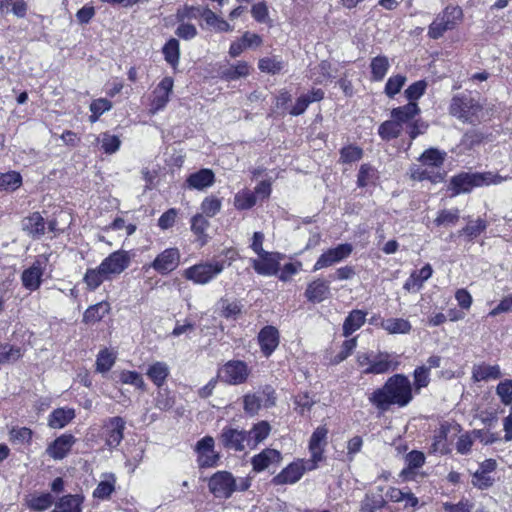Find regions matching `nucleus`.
Here are the masks:
<instances>
[{"mask_svg": "<svg viewBox=\"0 0 512 512\" xmlns=\"http://www.w3.org/2000/svg\"><path fill=\"white\" fill-rule=\"evenodd\" d=\"M258 67L262 72L276 74L283 68V63L275 57H265L259 60Z\"/></svg>", "mask_w": 512, "mask_h": 512, "instance_id": "obj_62", "label": "nucleus"}, {"mask_svg": "<svg viewBox=\"0 0 512 512\" xmlns=\"http://www.w3.org/2000/svg\"><path fill=\"white\" fill-rule=\"evenodd\" d=\"M125 429V421L123 418L116 416L110 418L104 425L105 444L110 450L118 447L123 440Z\"/></svg>", "mask_w": 512, "mask_h": 512, "instance_id": "obj_19", "label": "nucleus"}, {"mask_svg": "<svg viewBox=\"0 0 512 512\" xmlns=\"http://www.w3.org/2000/svg\"><path fill=\"white\" fill-rule=\"evenodd\" d=\"M22 356L21 349L10 344H0V364L17 361Z\"/></svg>", "mask_w": 512, "mask_h": 512, "instance_id": "obj_56", "label": "nucleus"}, {"mask_svg": "<svg viewBox=\"0 0 512 512\" xmlns=\"http://www.w3.org/2000/svg\"><path fill=\"white\" fill-rule=\"evenodd\" d=\"M381 327L389 334H407L411 330V324L403 318H388L381 322Z\"/></svg>", "mask_w": 512, "mask_h": 512, "instance_id": "obj_41", "label": "nucleus"}, {"mask_svg": "<svg viewBox=\"0 0 512 512\" xmlns=\"http://www.w3.org/2000/svg\"><path fill=\"white\" fill-rule=\"evenodd\" d=\"M257 201L255 193L248 189H243L235 194L234 207L237 210L251 209Z\"/></svg>", "mask_w": 512, "mask_h": 512, "instance_id": "obj_46", "label": "nucleus"}, {"mask_svg": "<svg viewBox=\"0 0 512 512\" xmlns=\"http://www.w3.org/2000/svg\"><path fill=\"white\" fill-rule=\"evenodd\" d=\"M412 399V384L403 374H395L388 378L384 386L375 390L369 397L370 402L382 411H386L391 405L405 407Z\"/></svg>", "mask_w": 512, "mask_h": 512, "instance_id": "obj_1", "label": "nucleus"}, {"mask_svg": "<svg viewBox=\"0 0 512 512\" xmlns=\"http://www.w3.org/2000/svg\"><path fill=\"white\" fill-rule=\"evenodd\" d=\"M405 460L407 468L402 470L401 476L407 480L411 470L420 468L425 463V456L421 451L413 450L406 455Z\"/></svg>", "mask_w": 512, "mask_h": 512, "instance_id": "obj_49", "label": "nucleus"}, {"mask_svg": "<svg viewBox=\"0 0 512 512\" xmlns=\"http://www.w3.org/2000/svg\"><path fill=\"white\" fill-rule=\"evenodd\" d=\"M169 372V367L165 362L157 361L149 366L146 374L157 387H161L165 383Z\"/></svg>", "mask_w": 512, "mask_h": 512, "instance_id": "obj_40", "label": "nucleus"}, {"mask_svg": "<svg viewBox=\"0 0 512 512\" xmlns=\"http://www.w3.org/2000/svg\"><path fill=\"white\" fill-rule=\"evenodd\" d=\"M496 393L504 405H510L512 403V380L501 381L497 385Z\"/></svg>", "mask_w": 512, "mask_h": 512, "instance_id": "obj_64", "label": "nucleus"}, {"mask_svg": "<svg viewBox=\"0 0 512 512\" xmlns=\"http://www.w3.org/2000/svg\"><path fill=\"white\" fill-rule=\"evenodd\" d=\"M221 207V200L213 196L206 197L201 203L202 214L207 217L215 216L221 210Z\"/></svg>", "mask_w": 512, "mask_h": 512, "instance_id": "obj_61", "label": "nucleus"}, {"mask_svg": "<svg viewBox=\"0 0 512 512\" xmlns=\"http://www.w3.org/2000/svg\"><path fill=\"white\" fill-rule=\"evenodd\" d=\"M363 151L360 147L349 145L341 149L340 159L343 163H352L362 158Z\"/></svg>", "mask_w": 512, "mask_h": 512, "instance_id": "obj_63", "label": "nucleus"}, {"mask_svg": "<svg viewBox=\"0 0 512 512\" xmlns=\"http://www.w3.org/2000/svg\"><path fill=\"white\" fill-rule=\"evenodd\" d=\"M402 130L403 127L395 119L391 118V120H387L379 126L378 133L383 140L389 141L399 137Z\"/></svg>", "mask_w": 512, "mask_h": 512, "instance_id": "obj_45", "label": "nucleus"}, {"mask_svg": "<svg viewBox=\"0 0 512 512\" xmlns=\"http://www.w3.org/2000/svg\"><path fill=\"white\" fill-rule=\"evenodd\" d=\"M420 113V108L416 102H409L391 110V118L395 119L402 127L404 124H410L412 120Z\"/></svg>", "mask_w": 512, "mask_h": 512, "instance_id": "obj_32", "label": "nucleus"}, {"mask_svg": "<svg viewBox=\"0 0 512 512\" xmlns=\"http://www.w3.org/2000/svg\"><path fill=\"white\" fill-rule=\"evenodd\" d=\"M22 184V177L16 171H9L0 173V190L1 191H14Z\"/></svg>", "mask_w": 512, "mask_h": 512, "instance_id": "obj_47", "label": "nucleus"}, {"mask_svg": "<svg viewBox=\"0 0 512 512\" xmlns=\"http://www.w3.org/2000/svg\"><path fill=\"white\" fill-rule=\"evenodd\" d=\"M54 502V498L50 493L33 495L28 500V506L34 511H44L48 509Z\"/></svg>", "mask_w": 512, "mask_h": 512, "instance_id": "obj_53", "label": "nucleus"}, {"mask_svg": "<svg viewBox=\"0 0 512 512\" xmlns=\"http://www.w3.org/2000/svg\"><path fill=\"white\" fill-rule=\"evenodd\" d=\"M249 73V64L245 61H238L236 64L221 69L220 76L226 81H236L247 77Z\"/></svg>", "mask_w": 512, "mask_h": 512, "instance_id": "obj_36", "label": "nucleus"}, {"mask_svg": "<svg viewBox=\"0 0 512 512\" xmlns=\"http://www.w3.org/2000/svg\"><path fill=\"white\" fill-rule=\"evenodd\" d=\"M449 113L462 121L477 125L482 122L486 113L481 103L469 94H458L451 99Z\"/></svg>", "mask_w": 512, "mask_h": 512, "instance_id": "obj_3", "label": "nucleus"}, {"mask_svg": "<svg viewBox=\"0 0 512 512\" xmlns=\"http://www.w3.org/2000/svg\"><path fill=\"white\" fill-rule=\"evenodd\" d=\"M282 455L280 451L272 448H266L251 458V465L255 472H262L273 464H280Z\"/></svg>", "mask_w": 512, "mask_h": 512, "instance_id": "obj_23", "label": "nucleus"}, {"mask_svg": "<svg viewBox=\"0 0 512 512\" xmlns=\"http://www.w3.org/2000/svg\"><path fill=\"white\" fill-rule=\"evenodd\" d=\"M414 388L416 392L420 389L425 388L430 383V372L426 366L417 367L413 373Z\"/></svg>", "mask_w": 512, "mask_h": 512, "instance_id": "obj_60", "label": "nucleus"}, {"mask_svg": "<svg viewBox=\"0 0 512 512\" xmlns=\"http://www.w3.org/2000/svg\"><path fill=\"white\" fill-rule=\"evenodd\" d=\"M247 431L232 427H224L219 440L224 448L236 452H242L248 448Z\"/></svg>", "mask_w": 512, "mask_h": 512, "instance_id": "obj_13", "label": "nucleus"}, {"mask_svg": "<svg viewBox=\"0 0 512 512\" xmlns=\"http://www.w3.org/2000/svg\"><path fill=\"white\" fill-rule=\"evenodd\" d=\"M439 16L445 22L446 27L452 30L462 19L463 13L461 8L458 6H448L439 14Z\"/></svg>", "mask_w": 512, "mask_h": 512, "instance_id": "obj_51", "label": "nucleus"}, {"mask_svg": "<svg viewBox=\"0 0 512 512\" xmlns=\"http://www.w3.org/2000/svg\"><path fill=\"white\" fill-rule=\"evenodd\" d=\"M98 142L101 145V149L106 154L116 153L121 145V140L118 136L113 135L109 132H104L99 135Z\"/></svg>", "mask_w": 512, "mask_h": 512, "instance_id": "obj_48", "label": "nucleus"}, {"mask_svg": "<svg viewBox=\"0 0 512 512\" xmlns=\"http://www.w3.org/2000/svg\"><path fill=\"white\" fill-rule=\"evenodd\" d=\"M110 310V304L106 301L99 302L86 309L83 315V321L86 323H95L100 321Z\"/></svg>", "mask_w": 512, "mask_h": 512, "instance_id": "obj_43", "label": "nucleus"}, {"mask_svg": "<svg viewBox=\"0 0 512 512\" xmlns=\"http://www.w3.org/2000/svg\"><path fill=\"white\" fill-rule=\"evenodd\" d=\"M119 380L123 384H129L135 386L138 389L145 390L146 385L143 377L136 371L123 370L119 374Z\"/></svg>", "mask_w": 512, "mask_h": 512, "instance_id": "obj_55", "label": "nucleus"}, {"mask_svg": "<svg viewBox=\"0 0 512 512\" xmlns=\"http://www.w3.org/2000/svg\"><path fill=\"white\" fill-rule=\"evenodd\" d=\"M366 320V313L362 310L355 309L352 310L343 323V335L345 337L350 336L355 331L360 329Z\"/></svg>", "mask_w": 512, "mask_h": 512, "instance_id": "obj_37", "label": "nucleus"}, {"mask_svg": "<svg viewBox=\"0 0 512 512\" xmlns=\"http://www.w3.org/2000/svg\"><path fill=\"white\" fill-rule=\"evenodd\" d=\"M251 486L248 478L236 479L228 471H218L214 473L208 483L210 492L221 499H228L235 491H246Z\"/></svg>", "mask_w": 512, "mask_h": 512, "instance_id": "obj_5", "label": "nucleus"}, {"mask_svg": "<svg viewBox=\"0 0 512 512\" xmlns=\"http://www.w3.org/2000/svg\"><path fill=\"white\" fill-rule=\"evenodd\" d=\"M282 255L278 252H265L258 255V258L250 259V263L259 275L272 276L279 271Z\"/></svg>", "mask_w": 512, "mask_h": 512, "instance_id": "obj_12", "label": "nucleus"}, {"mask_svg": "<svg viewBox=\"0 0 512 512\" xmlns=\"http://www.w3.org/2000/svg\"><path fill=\"white\" fill-rule=\"evenodd\" d=\"M352 251L353 246L349 243L339 244L336 247L326 250L317 259L313 271L330 267L345 260L351 255Z\"/></svg>", "mask_w": 512, "mask_h": 512, "instance_id": "obj_8", "label": "nucleus"}, {"mask_svg": "<svg viewBox=\"0 0 512 512\" xmlns=\"http://www.w3.org/2000/svg\"><path fill=\"white\" fill-rule=\"evenodd\" d=\"M75 443L76 438L72 434H62L47 447L46 453L54 460H62L68 455Z\"/></svg>", "mask_w": 512, "mask_h": 512, "instance_id": "obj_22", "label": "nucleus"}, {"mask_svg": "<svg viewBox=\"0 0 512 512\" xmlns=\"http://www.w3.org/2000/svg\"><path fill=\"white\" fill-rule=\"evenodd\" d=\"M370 66L372 79L375 81H381L385 77L390 64L387 57L377 56L372 59Z\"/></svg>", "mask_w": 512, "mask_h": 512, "instance_id": "obj_50", "label": "nucleus"}, {"mask_svg": "<svg viewBox=\"0 0 512 512\" xmlns=\"http://www.w3.org/2000/svg\"><path fill=\"white\" fill-rule=\"evenodd\" d=\"M231 262L213 258L211 260L200 261L183 271V277L196 285H207L217 279V277L229 266Z\"/></svg>", "mask_w": 512, "mask_h": 512, "instance_id": "obj_4", "label": "nucleus"}, {"mask_svg": "<svg viewBox=\"0 0 512 512\" xmlns=\"http://www.w3.org/2000/svg\"><path fill=\"white\" fill-rule=\"evenodd\" d=\"M23 230L29 235L39 238L45 232V221L40 213L35 212L23 220Z\"/></svg>", "mask_w": 512, "mask_h": 512, "instance_id": "obj_39", "label": "nucleus"}, {"mask_svg": "<svg viewBox=\"0 0 512 512\" xmlns=\"http://www.w3.org/2000/svg\"><path fill=\"white\" fill-rule=\"evenodd\" d=\"M47 261L48 259L44 255H40L28 269L23 271L21 279L26 289L35 291L40 287Z\"/></svg>", "mask_w": 512, "mask_h": 512, "instance_id": "obj_14", "label": "nucleus"}, {"mask_svg": "<svg viewBox=\"0 0 512 512\" xmlns=\"http://www.w3.org/2000/svg\"><path fill=\"white\" fill-rule=\"evenodd\" d=\"M110 280L111 278L104 270H102L100 265H98L96 268L87 269L83 277L84 283L91 291L96 290L104 281Z\"/></svg>", "mask_w": 512, "mask_h": 512, "instance_id": "obj_38", "label": "nucleus"}, {"mask_svg": "<svg viewBox=\"0 0 512 512\" xmlns=\"http://www.w3.org/2000/svg\"><path fill=\"white\" fill-rule=\"evenodd\" d=\"M502 373L498 365H488L481 363L472 368V378L475 382L496 380Z\"/></svg>", "mask_w": 512, "mask_h": 512, "instance_id": "obj_33", "label": "nucleus"}, {"mask_svg": "<svg viewBox=\"0 0 512 512\" xmlns=\"http://www.w3.org/2000/svg\"><path fill=\"white\" fill-rule=\"evenodd\" d=\"M459 210L457 208L451 210H441L439 211L434 223L437 226H448L454 225L459 220Z\"/></svg>", "mask_w": 512, "mask_h": 512, "instance_id": "obj_58", "label": "nucleus"}, {"mask_svg": "<svg viewBox=\"0 0 512 512\" xmlns=\"http://www.w3.org/2000/svg\"><path fill=\"white\" fill-rule=\"evenodd\" d=\"M163 54L165 60L173 67H176L179 62L180 49L177 39H170L163 47Z\"/></svg>", "mask_w": 512, "mask_h": 512, "instance_id": "obj_52", "label": "nucleus"}, {"mask_svg": "<svg viewBox=\"0 0 512 512\" xmlns=\"http://www.w3.org/2000/svg\"><path fill=\"white\" fill-rule=\"evenodd\" d=\"M324 95V91L319 88L312 89L309 93L300 95L292 106L290 114L293 116L303 114L311 103L321 101Z\"/></svg>", "mask_w": 512, "mask_h": 512, "instance_id": "obj_25", "label": "nucleus"}, {"mask_svg": "<svg viewBox=\"0 0 512 512\" xmlns=\"http://www.w3.org/2000/svg\"><path fill=\"white\" fill-rule=\"evenodd\" d=\"M112 108V103L106 98H99L90 104L91 115L89 117L90 122H96L99 117L105 112Z\"/></svg>", "mask_w": 512, "mask_h": 512, "instance_id": "obj_54", "label": "nucleus"}, {"mask_svg": "<svg viewBox=\"0 0 512 512\" xmlns=\"http://www.w3.org/2000/svg\"><path fill=\"white\" fill-rule=\"evenodd\" d=\"M328 428L326 426H319L312 433L309 441V452L311 454L310 461L315 465L323 460V453L327 445Z\"/></svg>", "mask_w": 512, "mask_h": 512, "instance_id": "obj_20", "label": "nucleus"}, {"mask_svg": "<svg viewBox=\"0 0 512 512\" xmlns=\"http://www.w3.org/2000/svg\"><path fill=\"white\" fill-rule=\"evenodd\" d=\"M248 376L247 364L240 360L228 361L219 371L220 379L231 385L244 383Z\"/></svg>", "mask_w": 512, "mask_h": 512, "instance_id": "obj_10", "label": "nucleus"}, {"mask_svg": "<svg viewBox=\"0 0 512 512\" xmlns=\"http://www.w3.org/2000/svg\"><path fill=\"white\" fill-rule=\"evenodd\" d=\"M209 227L210 223L203 214H196L191 218V231L200 247H203L209 241L207 234Z\"/></svg>", "mask_w": 512, "mask_h": 512, "instance_id": "obj_31", "label": "nucleus"}, {"mask_svg": "<svg viewBox=\"0 0 512 512\" xmlns=\"http://www.w3.org/2000/svg\"><path fill=\"white\" fill-rule=\"evenodd\" d=\"M197 14L203 18L207 26L213 28L218 32H229L233 30V27L227 21L220 18L214 11H212L209 8L200 9L190 7L186 9L187 17H196ZM184 17L185 15L181 16L182 19Z\"/></svg>", "mask_w": 512, "mask_h": 512, "instance_id": "obj_16", "label": "nucleus"}, {"mask_svg": "<svg viewBox=\"0 0 512 512\" xmlns=\"http://www.w3.org/2000/svg\"><path fill=\"white\" fill-rule=\"evenodd\" d=\"M215 441L211 436L200 439L195 446L197 463L200 468H210L217 465L220 455L214 449Z\"/></svg>", "mask_w": 512, "mask_h": 512, "instance_id": "obj_9", "label": "nucleus"}, {"mask_svg": "<svg viewBox=\"0 0 512 512\" xmlns=\"http://www.w3.org/2000/svg\"><path fill=\"white\" fill-rule=\"evenodd\" d=\"M280 342L279 331L276 327L267 325L258 333V343L262 354L269 357L276 350Z\"/></svg>", "mask_w": 512, "mask_h": 512, "instance_id": "obj_21", "label": "nucleus"}, {"mask_svg": "<svg viewBox=\"0 0 512 512\" xmlns=\"http://www.w3.org/2000/svg\"><path fill=\"white\" fill-rule=\"evenodd\" d=\"M511 179L509 176H501L493 172H462L450 179L448 189L452 191V196L471 192L474 188L499 185L504 181Z\"/></svg>", "mask_w": 512, "mask_h": 512, "instance_id": "obj_2", "label": "nucleus"}, {"mask_svg": "<svg viewBox=\"0 0 512 512\" xmlns=\"http://www.w3.org/2000/svg\"><path fill=\"white\" fill-rule=\"evenodd\" d=\"M451 426L448 423H442L440 427L435 430L433 435V441L430 447V452L434 454H447L449 447L447 443L448 433L450 432Z\"/></svg>", "mask_w": 512, "mask_h": 512, "instance_id": "obj_29", "label": "nucleus"}, {"mask_svg": "<svg viewBox=\"0 0 512 512\" xmlns=\"http://www.w3.org/2000/svg\"><path fill=\"white\" fill-rule=\"evenodd\" d=\"M433 273L430 264L424 265L419 271L411 273L409 278L405 281L403 288L407 291L418 292L425 281H427Z\"/></svg>", "mask_w": 512, "mask_h": 512, "instance_id": "obj_27", "label": "nucleus"}, {"mask_svg": "<svg viewBox=\"0 0 512 512\" xmlns=\"http://www.w3.org/2000/svg\"><path fill=\"white\" fill-rule=\"evenodd\" d=\"M271 426L267 421H260L247 431L248 449H255L270 434Z\"/></svg>", "mask_w": 512, "mask_h": 512, "instance_id": "obj_30", "label": "nucleus"}, {"mask_svg": "<svg viewBox=\"0 0 512 512\" xmlns=\"http://www.w3.org/2000/svg\"><path fill=\"white\" fill-rule=\"evenodd\" d=\"M406 82V77L404 75H394L391 76L385 85V93L388 97L393 98L396 94L400 92L402 87Z\"/></svg>", "mask_w": 512, "mask_h": 512, "instance_id": "obj_59", "label": "nucleus"}, {"mask_svg": "<svg viewBox=\"0 0 512 512\" xmlns=\"http://www.w3.org/2000/svg\"><path fill=\"white\" fill-rule=\"evenodd\" d=\"M180 262V252L177 248H167L161 252L151 264L158 273L165 275L175 270Z\"/></svg>", "mask_w": 512, "mask_h": 512, "instance_id": "obj_18", "label": "nucleus"}, {"mask_svg": "<svg viewBox=\"0 0 512 512\" xmlns=\"http://www.w3.org/2000/svg\"><path fill=\"white\" fill-rule=\"evenodd\" d=\"M83 497L80 495H65L56 503L58 512H81Z\"/></svg>", "mask_w": 512, "mask_h": 512, "instance_id": "obj_44", "label": "nucleus"}, {"mask_svg": "<svg viewBox=\"0 0 512 512\" xmlns=\"http://www.w3.org/2000/svg\"><path fill=\"white\" fill-rule=\"evenodd\" d=\"M117 478L114 473L107 472L101 475V480L93 491V497L107 500L115 491Z\"/></svg>", "mask_w": 512, "mask_h": 512, "instance_id": "obj_28", "label": "nucleus"}, {"mask_svg": "<svg viewBox=\"0 0 512 512\" xmlns=\"http://www.w3.org/2000/svg\"><path fill=\"white\" fill-rule=\"evenodd\" d=\"M446 152L437 148H429L425 150L419 157L422 165L427 167H441L445 161Z\"/></svg>", "mask_w": 512, "mask_h": 512, "instance_id": "obj_42", "label": "nucleus"}, {"mask_svg": "<svg viewBox=\"0 0 512 512\" xmlns=\"http://www.w3.org/2000/svg\"><path fill=\"white\" fill-rule=\"evenodd\" d=\"M383 492V486H377L374 490L367 492L361 502V512H376L384 508L386 505V500L384 498Z\"/></svg>", "mask_w": 512, "mask_h": 512, "instance_id": "obj_24", "label": "nucleus"}, {"mask_svg": "<svg viewBox=\"0 0 512 512\" xmlns=\"http://www.w3.org/2000/svg\"><path fill=\"white\" fill-rule=\"evenodd\" d=\"M130 263V253L126 250H117L104 258L99 265L112 280L125 271Z\"/></svg>", "mask_w": 512, "mask_h": 512, "instance_id": "obj_7", "label": "nucleus"}, {"mask_svg": "<svg viewBox=\"0 0 512 512\" xmlns=\"http://www.w3.org/2000/svg\"><path fill=\"white\" fill-rule=\"evenodd\" d=\"M318 466L309 459H297L286 466L280 473L273 477L274 485H287L297 483L306 471L315 470Z\"/></svg>", "mask_w": 512, "mask_h": 512, "instance_id": "obj_6", "label": "nucleus"}, {"mask_svg": "<svg viewBox=\"0 0 512 512\" xmlns=\"http://www.w3.org/2000/svg\"><path fill=\"white\" fill-rule=\"evenodd\" d=\"M75 418V410L68 407L55 409L48 418V426L53 429L65 427Z\"/></svg>", "mask_w": 512, "mask_h": 512, "instance_id": "obj_34", "label": "nucleus"}, {"mask_svg": "<svg viewBox=\"0 0 512 512\" xmlns=\"http://www.w3.org/2000/svg\"><path fill=\"white\" fill-rule=\"evenodd\" d=\"M174 81L172 77H164L154 88L150 101V112L156 114L163 110L170 100L172 94Z\"/></svg>", "mask_w": 512, "mask_h": 512, "instance_id": "obj_11", "label": "nucleus"}, {"mask_svg": "<svg viewBox=\"0 0 512 512\" xmlns=\"http://www.w3.org/2000/svg\"><path fill=\"white\" fill-rule=\"evenodd\" d=\"M243 403L245 412L249 415H255L261 406L270 407L275 404L274 391L267 387L262 392L247 394L244 396Z\"/></svg>", "mask_w": 512, "mask_h": 512, "instance_id": "obj_17", "label": "nucleus"}, {"mask_svg": "<svg viewBox=\"0 0 512 512\" xmlns=\"http://www.w3.org/2000/svg\"><path fill=\"white\" fill-rule=\"evenodd\" d=\"M400 365L399 356L387 352H379L373 356L372 363L363 370L365 374H384L394 371Z\"/></svg>", "mask_w": 512, "mask_h": 512, "instance_id": "obj_15", "label": "nucleus"}, {"mask_svg": "<svg viewBox=\"0 0 512 512\" xmlns=\"http://www.w3.org/2000/svg\"><path fill=\"white\" fill-rule=\"evenodd\" d=\"M215 175L210 169H200L192 173L186 180L187 187L190 189L203 190L213 185Z\"/></svg>", "mask_w": 512, "mask_h": 512, "instance_id": "obj_26", "label": "nucleus"}, {"mask_svg": "<svg viewBox=\"0 0 512 512\" xmlns=\"http://www.w3.org/2000/svg\"><path fill=\"white\" fill-rule=\"evenodd\" d=\"M330 293L329 284L323 280H315L306 289L305 296L314 303L324 301Z\"/></svg>", "mask_w": 512, "mask_h": 512, "instance_id": "obj_35", "label": "nucleus"}, {"mask_svg": "<svg viewBox=\"0 0 512 512\" xmlns=\"http://www.w3.org/2000/svg\"><path fill=\"white\" fill-rule=\"evenodd\" d=\"M116 356L108 349L101 350L97 356L96 369L104 373L109 371L115 363Z\"/></svg>", "mask_w": 512, "mask_h": 512, "instance_id": "obj_57", "label": "nucleus"}]
</instances>
